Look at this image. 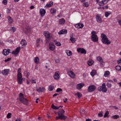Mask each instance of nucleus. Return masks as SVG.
Returning a JSON list of instances; mask_svg holds the SVG:
<instances>
[{"mask_svg":"<svg viewBox=\"0 0 121 121\" xmlns=\"http://www.w3.org/2000/svg\"><path fill=\"white\" fill-rule=\"evenodd\" d=\"M102 38L101 41L103 43L106 44H109L111 42L108 40L106 35L104 34H102L101 35Z\"/></svg>","mask_w":121,"mask_h":121,"instance_id":"nucleus-1","label":"nucleus"},{"mask_svg":"<svg viewBox=\"0 0 121 121\" xmlns=\"http://www.w3.org/2000/svg\"><path fill=\"white\" fill-rule=\"evenodd\" d=\"M19 101L22 103L24 104L27 105L28 104V100L27 99L24 97L23 94L21 93H20L19 94Z\"/></svg>","mask_w":121,"mask_h":121,"instance_id":"nucleus-2","label":"nucleus"},{"mask_svg":"<svg viewBox=\"0 0 121 121\" xmlns=\"http://www.w3.org/2000/svg\"><path fill=\"white\" fill-rule=\"evenodd\" d=\"M65 111L62 109H61L57 112V113L58 116H60L61 117H62V118L63 120H65L67 118V117L64 116V114Z\"/></svg>","mask_w":121,"mask_h":121,"instance_id":"nucleus-3","label":"nucleus"},{"mask_svg":"<svg viewBox=\"0 0 121 121\" xmlns=\"http://www.w3.org/2000/svg\"><path fill=\"white\" fill-rule=\"evenodd\" d=\"M77 51L78 52H80L81 54L84 53L86 54V51L83 48H79L77 49Z\"/></svg>","mask_w":121,"mask_h":121,"instance_id":"nucleus-4","label":"nucleus"},{"mask_svg":"<svg viewBox=\"0 0 121 121\" xmlns=\"http://www.w3.org/2000/svg\"><path fill=\"white\" fill-rule=\"evenodd\" d=\"M95 86L94 85H91L89 86L88 88V91L89 92L95 90Z\"/></svg>","mask_w":121,"mask_h":121,"instance_id":"nucleus-5","label":"nucleus"},{"mask_svg":"<svg viewBox=\"0 0 121 121\" xmlns=\"http://www.w3.org/2000/svg\"><path fill=\"white\" fill-rule=\"evenodd\" d=\"M91 39L94 42H97L98 41V38L97 36L96 35H92Z\"/></svg>","mask_w":121,"mask_h":121,"instance_id":"nucleus-6","label":"nucleus"},{"mask_svg":"<svg viewBox=\"0 0 121 121\" xmlns=\"http://www.w3.org/2000/svg\"><path fill=\"white\" fill-rule=\"evenodd\" d=\"M20 50V47H17L16 48L15 51L13 52L12 54H14L15 55L17 54L19 52Z\"/></svg>","mask_w":121,"mask_h":121,"instance_id":"nucleus-7","label":"nucleus"},{"mask_svg":"<svg viewBox=\"0 0 121 121\" xmlns=\"http://www.w3.org/2000/svg\"><path fill=\"white\" fill-rule=\"evenodd\" d=\"M49 47L51 50H53L55 48V46L53 43L50 42L49 43Z\"/></svg>","mask_w":121,"mask_h":121,"instance_id":"nucleus-8","label":"nucleus"},{"mask_svg":"<svg viewBox=\"0 0 121 121\" xmlns=\"http://www.w3.org/2000/svg\"><path fill=\"white\" fill-rule=\"evenodd\" d=\"M67 74L72 78H74L75 77V74L73 71H70V72H68Z\"/></svg>","mask_w":121,"mask_h":121,"instance_id":"nucleus-9","label":"nucleus"},{"mask_svg":"<svg viewBox=\"0 0 121 121\" xmlns=\"http://www.w3.org/2000/svg\"><path fill=\"white\" fill-rule=\"evenodd\" d=\"M43 34L44 36L46 37L48 39H51V37L50 36V33L48 32V31H44V33Z\"/></svg>","mask_w":121,"mask_h":121,"instance_id":"nucleus-10","label":"nucleus"},{"mask_svg":"<svg viewBox=\"0 0 121 121\" xmlns=\"http://www.w3.org/2000/svg\"><path fill=\"white\" fill-rule=\"evenodd\" d=\"M59 72L56 71L55 73V74L53 77L54 79L55 80H58L59 78Z\"/></svg>","mask_w":121,"mask_h":121,"instance_id":"nucleus-11","label":"nucleus"},{"mask_svg":"<svg viewBox=\"0 0 121 121\" xmlns=\"http://www.w3.org/2000/svg\"><path fill=\"white\" fill-rule=\"evenodd\" d=\"M75 27L78 29L82 28L83 26L84 25L82 24L78 23L76 24L75 25Z\"/></svg>","mask_w":121,"mask_h":121,"instance_id":"nucleus-12","label":"nucleus"},{"mask_svg":"<svg viewBox=\"0 0 121 121\" xmlns=\"http://www.w3.org/2000/svg\"><path fill=\"white\" fill-rule=\"evenodd\" d=\"M40 12L41 16L43 17L45 14L46 11L44 9H41L40 11Z\"/></svg>","mask_w":121,"mask_h":121,"instance_id":"nucleus-13","label":"nucleus"},{"mask_svg":"<svg viewBox=\"0 0 121 121\" xmlns=\"http://www.w3.org/2000/svg\"><path fill=\"white\" fill-rule=\"evenodd\" d=\"M67 31L65 29L62 30L60 31L58 33L59 35H61L63 34H66L67 33Z\"/></svg>","mask_w":121,"mask_h":121,"instance_id":"nucleus-14","label":"nucleus"},{"mask_svg":"<svg viewBox=\"0 0 121 121\" xmlns=\"http://www.w3.org/2000/svg\"><path fill=\"white\" fill-rule=\"evenodd\" d=\"M84 84L82 83H80L77 85V88L79 90L84 85Z\"/></svg>","mask_w":121,"mask_h":121,"instance_id":"nucleus-15","label":"nucleus"},{"mask_svg":"<svg viewBox=\"0 0 121 121\" xmlns=\"http://www.w3.org/2000/svg\"><path fill=\"white\" fill-rule=\"evenodd\" d=\"M45 90V88L43 87H39L37 89V91L39 93L43 92Z\"/></svg>","mask_w":121,"mask_h":121,"instance_id":"nucleus-16","label":"nucleus"},{"mask_svg":"<svg viewBox=\"0 0 121 121\" xmlns=\"http://www.w3.org/2000/svg\"><path fill=\"white\" fill-rule=\"evenodd\" d=\"M9 69H5L2 72V73L3 74L6 75L9 73Z\"/></svg>","mask_w":121,"mask_h":121,"instance_id":"nucleus-17","label":"nucleus"},{"mask_svg":"<svg viewBox=\"0 0 121 121\" xmlns=\"http://www.w3.org/2000/svg\"><path fill=\"white\" fill-rule=\"evenodd\" d=\"M53 2L52 1H50L49 3L47 4L45 6V7L47 8L49 7H51L53 5Z\"/></svg>","mask_w":121,"mask_h":121,"instance_id":"nucleus-18","label":"nucleus"},{"mask_svg":"<svg viewBox=\"0 0 121 121\" xmlns=\"http://www.w3.org/2000/svg\"><path fill=\"white\" fill-rule=\"evenodd\" d=\"M96 19L97 22L98 23H100L102 22L101 18L99 16H97Z\"/></svg>","mask_w":121,"mask_h":121,"instance_id":"nucleus-19","label":"nucleus"},{"mask_svg":"<svg viewBox=\"0 0 121 121\" xmlns=\"http://www.w3.org/2000/svg\"><path fill=\"white\" fill-rule=\"evenodd\" d=\"M3 54L5 56H7L9 54V52L7 49H5L3 50L2 52Z\"/></svg>","mask_w":121,"mask_h":121,"instance_id":"nucleus-20","label":"nucleus"},{"mask_svg":"<svg viewBox=\"0 0 121 121\" xmlns=\"http://www.w3.org/2000/svg\"><path fill=\"white\" fill-rule=\"evenodd\" d=\"M20 43L22 46L26 45L27 44L26 41L24 39H22V40Z\"/></svg>","mask_w":121,"mask_h":121,"instance_id":"nucleus-21","label":"nucleus"},{"mask_svg":"<svg viewBox=\"0 0 121 121\" xmlns=\"http://www.w3.org/2000/svg\"><path fill=\"white\" fill-rule=\"evenodd\" d=\"M7 18L8 20V22L9 23H11L13 21V20L11 17L9 16H8L7 17Z\"/></svg>","mask_w":121,"mask_h":121,"instance_id":"nucleus-22","label":"nucleus"},{"mask_svg":"<svg viewBox=\"0 0 121 121\" xmlns=\"http://www.w3.org/2000/svg\"><path fill=\"white\" fill-rule=\"evenodd\" d=\"M23 78H17V82L19 84H21L22 83L23 81Z\"/></svg>","mask_w":121,"mask_h":121,"instance_id":"nucleus-23","label":"nucleus"},{"mask_svg":"<svg viewBox=\"0 0 121 121\" xmlns=\"http://www.w3.org/2000/svg\"><path fill=\"white\" fill-rule=\"evenodd\" d=\"M65 22V20L63 18L59 20V23L60 24L63 25Z\"/></svg>","mask_w":121,"mask_h":121,"instance_id":"nucleus-24","label":"nucleus"},{"mask_svg":"<svg viewBox=\"0 0 121 121\" xmlns=\"http://www.w3.org/2000/svg\"><path fill=\"white\" fill-rule=\"evenodd\" d=\"M50 12L52 14H54L56 12V10L54 8L51 9L50 10Z\"/></svg>","mask_w":121,"mask_h":121,"instance_id":"nucleus-25","label":"nucleus"},{"mask_svg":"<svg viewBox=\"0 0 121 121\" xmlns=\"http://www.w3.org/2000/svg\"><path fill=\"white\" fill-rule=\"evenodd\" d=\"M66 52L67 55L68 56H70L72 55V52L71 51L67 50L66 51Z\"/></svg>","mask_w":121,"mask_h":121,"instance_id":"nucleus-26","label":"nucleus"},{"mask_svg":"<svg viewBox=\"0 0 121 121\" xmlns=\"http://www.w3.org/2000/svg\"><path fill=\"white\" fill-rule=\"evenodd\" d=\"M96 74V72L95 70H94L92 71L90 73L91 75L92 76H94Z\"/></svg>","mask_w":121,"mask_h":121,"instance_id":"nucleus-27","label":"nucleus"},{"mask_svg":"<svg viewBox=\"0 0 121 121\" xmlns=\"http://www.w3.org/2000/svg\"><path fill=\"white\" fill-rule=\"evenodd\" d=\"M39 59L38 57H36L34 59V61L35 63L38 64L39 63Z\"/></svg>","mask_w":121,"mask_h":121,"instance_id":"nucleus-28","label":"nucleus"},{"mask_svg":"<svg viewBox=\"0 0 121 121\" xmlns=\"http://www.w3.org/2000/svg\"><path fill=\"white\" fill-rule=\"evenodd\" d=\"M54 87L52 85H50L48 88V90L50 91H52L54 89Z\"/></svg>","mask_w":121,"mask_h":121,"instance_id":"nucleus-29","label":"nucleus"},{"mask_svg":"<svg viewBox=\"0 0 121 121\" xmlns=\"http://www.w3.org/2000/svg\"><path fill=\"white\" fill-rule=\"evenodd\" d=\"M75 95H78V97L79 98H80L82 96V95L79 92H77V93H75Z\"/></svg>","mask_w":121,"mask_h":121,"instance_id":"nucleus-30","label":"nucleus"},{"mask_svg":"<svg viewBox=\"0 0 121 121\" xmlns=\"http://www.w3.org/2000/svg\"><path fill=\"white\" fill-rule=\"evenodd\" d=\"M110 73L108 71H107L105 72L104 76L105 77H107Z\"/></svg>","mask_w":121,"mask_h":121,"instance_id":"nucleus-31","label":"nucleus"},{"mask_svg":"<svg viewBox=\"0 0 121 121\" xmlns=\"http://www.w3.org/2000/svg\"><path fill=\"white\" fill-rule=\"evenodd\" d=\"M116 69L117 70H121V66L119 65H118L116 66Z\"/></svg>","mask_w":121,"mask_h":121,"instance_id":"nucleus-32","label":"nucleus"},{"mask_svg":"<svg viewBox=\"0 0 121 121\" xmlns=\"http://www.w3.org/2000/svg\"><path fill=\"white\" fill-rule=\"evenodd\" d=\"M17 78H22V76L21 73H17Z\"/></svg>","mask_w":121,"mask_h":121,"instance_id":"nucleus-33","label":"nucleus"},{"mask_svg":"<svg viewBox=\"0 0 121 121\" xmlns=\"http://www.w3.org/2000/svg\"><path fill=\"white\" fill-rule=\"evenodd\" d=\"M109 113L108 111H106L104 115V118L106 117H109L108 116Z\"/></svg>","mask_w":121,"mask_h":121,"instance_id":"nucleus-34","label":"nucleus"},{"mask_svg":"<svg viewBox=\"0 0 121 121\" xmlns=\"http://www.w3.org/2000/svg\"><path fill=\"white\" fill-rule=\"evenodd\" d=\"M70 40L73 43H75L76 41V39L72 37H71L70 38Z\"/></svg>","mask_w":121,"mask_h":121,"instance_id":"nucleus-35","label":"nucleus"},{"mask_svg":"<svg viewBox=\"0 0 121 121\" xmlns=\"http://www.w3.org/2000/svg\"><path fill=\"white\" fill-rule=\"evenodd\" d=\"M97 60L100 62L103 61V59L100 56H98L97 58Z\"/></svg>","mask_w":121,"mask_h":121,"instance_id":"nucleus-36","label":"nucleus"},{"mask_svg":"<svg viewBox=\"0 0 121 121\" xmlns=\"http://www.w3.org/2000/svg\"><path fill=\"white\" fill-rule=\"evenodd\" d=\"M52 108L54 109H58V107L54 105L53 104H52Z\"/></svg>","mask_w":121,"mask_h":121,"instance_id":"nucleus-37","label":"nucleus"},{"mask_svg":"<svg viewBox=\"0 0 121 121\" xmlns=\"http://www.w3.org/2000/svg\"><path fill=\"white\" fill-rule=\"evenodd\" d=\"M101 90L103 92H106L107 91V89L106 87H102Z\"/></svg>","mask_w":121,"mask_h":121,"instance_id":"nucleus-38","label":"nucleus"},{"mask_svg":"<svg viewBox=\"0 0 121 121\" xmlns=\"http://www.w3.org/2000/svg\"><path fill=\"white\" fill-rule=\"evenodd\" d=\"M88 2H86L85 3H84L83 4V6L85 7H88Z\"/></svg>","mask_w":121,"mask_h":121,"instance_id":"nucleus-39","label":"nucleus"},{"mask_svg":"<svg viewBox=\"0 0 121 121\" xmlns=\"http://www.w3.org/2000/svg\"><path fill=\"white\" fill-rule=\"evenodd\" d=\"M93 63V62L92 61H89L87 62L88 65L89 66H91L92 65Z\"/></svg>","mask_w":121,"mask_h":121,"instance_id":"nucleus-40","label":"nucleus"},{"mask_svg":"<svg viewBox=\"0 0 121 121\" xmlns=\"http://www.w3.org/2000/svg\"><path fill=\"white\" fill-rule=\"evenodd\" d=\"M119 116L118 115H115L112 116V118L114 119H117L118 118Z\"/></svg>","mask_w":121,"mask_h":121,"instance_id":"nucleus-41","label":"nucleus"},{"mask_svg":"<svg viewBox=\"0 0 121 121\" xmlns=\"http://www.w3.org/2000/svg\"><path fill=\"white\" fill-rule=\"evenodd\" d=\"M62 117L61 116V117L60 116H58H58L56 117V120H58L59 119H60L61 120H63V119H62Z\"/></svg>","mask_w":121,"mask_h":121,"instance_id":"nucleus-42","label":"nucleus"},{"mask_svg":"<svg viewBox=\"0 0 121 121\" xmlns=\"http://www.w3.org/2000/svg\"><path fill=\"white\" fill-rule=\"evenodd\" d=\"M99 4L100 6H103L104 4L103 1H102L99 3Z\"/></svg>","mask_w":121,"mask_h":121,"instance_id":"nucleus-43","label":"nucleus"},{"mask_svg":"<svg viewBox=\"0 0 121 121\" xmlns=\"http://www.w3.org/2000/svg\"><path fill=\"white\" fill-rule=\"evenodd\" d=\"M11 113H8L7 115V117L8 118H9L11 117Z\"/></svg>","mask_w":121,"mask_h":121,"instance_id":"nucleus-44","label":"nucleus"},{"mask_svg":"<svg viewBox=\"0 0 121 121\" xmlns=\"http://www.w3.org/2000/svg\"><path fill=\"white\" fill-rule=\"evenodd\" d=\"M103 112H100L98 113V116L99 117H102L103 116Z\"/></svg>","mask_w":121,"mask_h":121,"instance_id":"nucleus-45","label":"nucleus"},{"mask_svg":"<svg viewBox=\"0 0 121 121\" xmlns=\"http://www.w3.org/2000/svg\"><path fill=\"white\" fill-rule=\"evenodd\" d=\"M62 91V90L60 88H58L56 90V91L57 92H58L60 91Z\"/></svg>","mask_w":121,"mask_h":121,"instance_id":"nucleus-46","label":"nucleus"},{"mask_svg":"<svg viewBox=\"0 0 121 121\" xmlns=\"http://www.w3.org/2000/svg\"><path fill=\"white\" fill-rule=\"evenodd\" d=\"M110 13H109L108 12H105V16L106 17H107L108 16L110 15Z\"/></svg>","mask_w":121,"mask_h":121,"instance_id":"nucleus-47","label":"nucleus"},{"mask_svg":"<svg viewBox=\"0 0 121 121\" xmlns=\"http://www.w3.org/2000/svg\"><path fill=\"white\" fill-rule=\"evenodd\" d=\"M55 45L57 46H60L61 45V44L59 42H58L55 43Z\"/></svg>","mask_w":121,"mask_h":121,"instance_id":"nucleus-48","label":"nucleus"},{"mask_svg":"<svg viewBox=\"0 0 121 121\" xmlns=\"http://www.w3.org/2000/svg\"><path fill=\"white\" fill-rule=\"evenodd\" d=\"M109 0H103L102 1L103 2L104 4H106L108 2V1Z\"/></svg>","mask_w":121,"mask_h":121,"instance_id":"nucleus-49","label":"nucleus"},{"mask_svg":"<svg viewBox=\"0 0 121 121\" xmlns=\"http://www.w3.org/2000/svg\"><path fill=\"white\" fill-rule=\"evenodd\" d=\"M11 31L14 32L16 30L15 28L14 27H12V28L11 29Z\"/></svg>","mask_w":121,"mask_h":121,"instance_id":"nucleus-50","label":"nucleus"},{"mask_svg":"<svg viewBox=\"0 0 121 121\" xmlns=\"http://www.w3.org/2000/svg\"><path fill=\"white\" fill-rule=\"evenodd\" d=\"M7 1L6 0H4L2 3L4 4L5 5L7 4Z\"/></svg>","mask_w":121,"mask_h":121,"instance_id":"nucleus-51","label":"nucleus"},{"mask_svg":"<svg viewBox=\"0 0 121 121\" xmlns=\"http://www.w3.org/2000/svg\"><path fill=\"white\" fill-rule=\"evenodd\" d=\"M111 83H108L107 85V86L108 88H110L111 87Z\"/></svg>","mask_w":121,"mask_h":121,"instance_id":"nucleus-52","label":"nucleus"},{"mask_svg":"<svg viewBox=\"0 0 121 121\" xmlns=\"http://www.w3.org/2000/svg\"><path fill=\"white\" fill-rule=\"evenodd\" d=\"M82 112H83V113H85V110L83 109H81L80 110V112L81 113Z\"/></svg>","mask_w":121,"mask_h":121,"instance_id":"nucleus-53","label":"nucleus"},{"mask_svg":"<svg viewBox=\"0 0 121 121\" xmlns=\"http://www.w3.org/2000/svg\"><path fill=\"white\" fill-rule=\"evenodd\" d=\"M60 60L59 59H56L55 60V62L56 63H58L60 62Z\"/></svg>","mask_w":121,"mask_h":121,"instance_id":"nucleus-54","label":"nucleus"},{"mask_svg":"<svg viewBox=\"0 0 121 121\" xmlns=\"http://www.w3.org/2000/svg\"><path fill=\"white\" fill-rule=\"evenodd\" d=\"M117 63L118 64L121 63V58L117 60Z\"/></svg>","mask_w":121,"mask_h":121,"instance_id":"nucleus-55","label":"nucleus"},{"mask_svg":"<svg viewBox=\"0 0 121 121\" xmlns=\"http://www.w3.org/2000/svg\"><path fill=\"white\" fill-rule=\"evenodd\" d=\"M11 59V58H9L8 59H7L5 60V62L8 61L10 60Z\"/></svg>","mask_w":121,"mask_h":121,"instance_id":"nucleus-56","label":"nucleus"},{"mask_svg":"<svg viewBox=\"0 0 121 121\" xmlns=\"http://www.w3.org/2000/svg\"><path fill=\"white\" fill-rule=\"evenodd\" d=\"M102 87L101 86L99 87L98 88V90L100 91H102Z\"/></svg>","mask_w":121,"mask_h":121,"instance_id":"nucleus-57","label":"nucleus"},{"mask_svg":"<svg viewBox=\"0 0 121 121\" xmlns=\"http://www.w3.org/2000/svg\"><path fill=\"white\" fill-rule=\"evenodd\" d=\"M95 34L96 32L94 31H92L91 33V34H92V35H95Z\"/></svg>","mask_w":121,"mask_h":121,"instance_id":"nucleus-58","label":"nucleus"},{"mask_svg":"<svg viewBox=\"0 0 121 121\" xmlns=\"http://www.w3.org/2000/svg\"><path fill=\"white\" fill-rule=\"evenodd\" d=\"M21 70V69L20 68H19L17 70V73H21L20 72Z\"/></svg>","mask_w":121,"mask_h":121,"instance_id":"nucleus-59","label":"nucleus"},{"mask_svg":"<svg viewBox=\"0 0 121 121\" xmlns=\"http://www.w3.org/2000/svg\"><path fill=\"white\" fill-rule=\"evenodd\" d=\"M30 82L32 83H36V82L35 81L33 80H30Z\"/></svg>","mask_w":121,"mask_h":121,"instance_id":"nucleus-60","label":"nucleus"},{"mask_svg":"<svg viewBox=\"0 0 121 121\" xmlns=\"http://www.w3.org/2000/svg\"><path fill=\"white\" fill-rule=\"evenodd\" d=\"M10 10L9 9H8L7 10V13H10Z\"/></svg>","mask_w":121,"mask_h":121,"instance_id":"nucleus-61","label":"nucleus"},{"mask_svg":"<svg viewBox=\"0 0 121 121\" xmlns=\"http://www.w3.org/2000/svg\"><path fill=\"white\" fill-rule=\"evenodd\" d=\"M102 8L103 9H107L108 8V5L106 6L103 7Z\"/></svg>","mask_w":121,"mask_h":121,"instance_id":"nucleus-62","label":"nucleus"},{"mask_svg":"<svg viewBox=\"0 0 121 121\" xmlns=\"http://www.w3.org/2000/svg\"><path fill=\"white\" fill-rule=\"evenodd\" d=\"M112 107L116 109H118V108L116 106H112Z\"/></svg>","mask_w":121,"mask_h":121,"instance_id":"nucleus-63","label":"nucleus"},{"mask_svg":"<svg viewBox=\"0 0 121 121\" xmlns=\"http://www.w3.org/2000/svg\"><path fill=\"white\" fill-rule=\"evenodd\" d=\"M16 121H21V119L20 118H17L16 119Z\"/></svg>","mask_w":121,"mask_h":121,"instance_id":"nucleus-64","label":"nucleus"}]
</instances>
